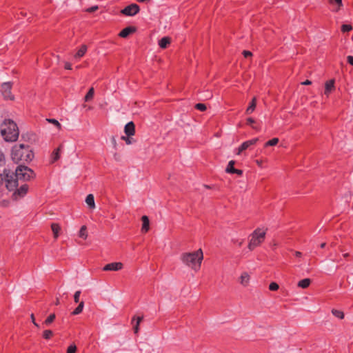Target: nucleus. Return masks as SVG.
<instances>
[{"label": "nucleus", "mask_w": 353, "mask_h": 353, "mask_svg": "<svg viewBox=\"0 0 353 353\" xmlns=\"http://www.w3.org/2000/svg\"><path fill=\"white\" fill-rule=\"evenodd\" d=\"M140 11L139 6L136 3H131L121 10V13L125 16L133 17Z\"/></svg>", "instance_id": "obj_7"}, {"label": "nucleus", "mask_w": 353, "mask_h": 353, "mask_svg": "<svg viewBox=\"0 0 353 353\" xmlns=\"http://www.w3.org/2000/svg\"><path fill=\"white\" fill-rule=\"evenodd\" d=\"M121 139L125 141V143L127 145H131L134 143H135V140L134 138L132 137V136H122Z\"/></svg>", "instance_id": "obj_29"}, {"label": "nucleus", "mask_w": 353, "mask_h": 353, "mask_svg": "<svg viewBox=\"0 0 353 353\" xmlns=\"http://www.w3.org/2000/svg\"><path fill=\"white\" fill-rule=\"evenodd\" d=\"M11 90L12 83L10 82H6L2 83L1 91L5 99L14 100V97L12 94Z\"/></svg>", "instance_id": "obj_8"}, {"label": "nucleus", "mask_w": 353, "mask_h": 353, "mask_svg": "<svg viewBox=\"0 0 353 353\" xmlns=\"http://www.w3.org/2000/svg\"><path fill=\"white\" fill-rule=\"evenodd\" d=\"M243 54L244 57L248 58V57H251L252 55V53L248 50H243Z\"/></svg>", "instance_id": "obj_45"}, {"label": "nucleus", "mask_w": 353, "mask_h": 353, "mask_svg": "<svg viewBox=\"0 0 353 353\" xmlns=\"http://www.w3.org/2000/svg\"><path fill=\"white\" fill-rule=\"evenodd\" d=\"M31 319H32V321L33 323V324L36 326V327H39V325L35 322V319H34V316L33 314H31Z\"/></svg>", "instance_id": "obj_48"}, {"label": "nucleus", "mask_w": 353, "mask_h": 353, "mask_svg": "<svg viewBox=\"0 0 353 353\" xmlns=\"http://www.w3.org/2000/svg\"><path fill=\"white\" fill-rule=\"evenodd\" d=\"M255 123V121L254 119L249 117L247 119V124L252 126V128L254 130H259L256 126L253 125L252 124Z\"/></svg>", "instance_id": "obj_37"}, {"label": "nucleus", "mask_w": 353, "mask_h": 353, "mask_svg": "<svg viewBox=\"0 0 353 353\" xmlns=\"http://www.w3.org/2000/svg\"><path fill=\"white\" fill-rule=\"evenodd\" d=\"M180 259L185 265L198 272L203 259V253L201 249L192 252H184L181 254Z\"/></svg>", "instance_id": "obj_2"}, {"label": "nucleus", "mask_w": 353, "mask_h": 353, "mask_svg": "<svg viewBox=\"0 0 353 353\" xmlns=\"http://www.w3.org/2000/svg\"><path fill=\"white\" fill-rule=\"evenodd\" d=\"M310 283H311V280L310 279L307 278V279H303L299 281L297 285L299 288L305 289V288H307V287H309Z\"/></svg>", "instance_id": "obj_25"}, {"label": "nucleus", "mask_w": 353, "mask_h": 353, "mask_svg": "<svg viewBox=\"0 0 353 353\" xmlns=\"http://www.w3.org/2000/svg\"><path fill=\"white\" fill-rule=\"evenodd\" d=\"M88 50V48L86 45H81L80 48L77 50V53L74 54V57L76 59H79L83 57Z\"/></svg>", "instance_id": "obj_18"}, {"label": "nucleus", "mask_w": 353, "mask_h": 353, "mask_svg": "<svg viewBox=\"0 0 353 353\" xmlns=\"http://www.w3.org/2000/svg\"><path fill=\"white\" fill-rule=\"evenodd\" d=\"M28 191V185L27 184L22 185L19 188L15 189L12 195L13 200H18L26 195Z\"/></svg>", "instance_id": "obj_9"}, {"label": "nucleus", "mask_w": 353, "mask_h": 353, "mask_svg": "<svg viewBox=\"0 0 353 353\" xmlns=\"http://www.w3.org/2000/svg\"><path fill=\"white\" fill-rule=\"evenodd\" d=\"M329 2L330 4L336 3V8L334 9V10L336 12H337L343 6L342 0H329Z\"/></svg>", "instance_id": "obj_32"}, {"label": "nucleus", "mask_w": 353, "mask_h": 353, "mask_svg": "<svg viewBox=\"0 0 353 353\" xmlns=\"http://www.w3.org/2000/svg\"><path fill=\"white\" fill-rule=\"evenodd\" d=\"M294 255L296 257H301L302 256V253L299 251H296L294 252Z\"/></svg>", "instance_id": "obj_49"}, {"label": "nucleus", "mask_w": 353, "mask_h": 353, "mask_svg": "<svg viewBox=\"0 0 353 353\" xmlns=\"http://www.w3.org/2000/svg\"><path fill=\"white\" fill-rule=\"evenodd\" d=\"M61 145H60L59 148L55 149L53 152L52 153L51 158H52V162L54 163L57 161L60 158V151L61 148Z\"/></svg>", "instance_id": "obj_24"}, {"label": "nucleus", "mask_w": 353, "mask_h": 353, "mask_svg": "<svg viewBox=\"0 0 353 353\" xmlns=\"http://www.w3.org/2000/svg\"><path fill=\"white\" fill-rule=\"evenodd\" d=\"M259 141L258 138H254L250 140L244 141L241 145L236 149V154L239 155L242 152L248 149L250 146L255 145Z\"/></svg>", "instance_id": "obj_10"}, {"label": "nucleus", "mask_w": 353, "mask_h": 353, "mask_svg": "<svg viewBox=\"0 0 353 353\" xmlns=\"http://www.w3.org/2000/svg\"><path fill=\"white\" fill-rule=\"evenodd\" d=\"M135 32V28L129 26L123 28L119 34V36L122 38H126L130 34Z\"/></svg>", "instance_id": "obj_16"}, {"label": "nucleus", "mask_w": 353, "mask_h": 353, "mask_svg": "<svg viewBox=\"0 0 353 353\" xmlns=\"http://www.w3.org/2000/svg\"><path fill=\"white\" fill-rule=\"evenodd\" d=\"M332 313L334 316L339 319H343L344 318V313L341 310L333 309L332 310Z\"/></svg>", "instance_id": "obj_31"}, {"label": "nucleus", "mask_w": 353, "mask_h": 353, "mask_svg": "<svg viewBox=\"0 0 353 353\" xmlns=\"http://www.w3.org/2000/svg\"><path fill=\"white\" fill-rule=\"evenodd\" d=\"M311 83H312V81L310 80H306L302 83L303 85H310Z\"/></svg>", "instance_id": "obj_50"}, {"label": "nucleus", "mask_w": 353, "mask_h": 353, "mask_svg": "<svg viewBox=\"0 0 353 353\" xmlns=\"http://www.w3.org/2000/svg\"><path fill=\"white\" fill-rule=\"evenodd\" d=\"M85 202L90 209H94L95 208L94 197L93 194H88L86 196Z\"/></svg>", "instance_id": "obj_23"}, {"label": "nucleus", "mask_w": 353, "mask_h": 353, "mask_svg": "<svg viewBox=\"0 0 353 353\" xmlns=\"http://www.w3.org/2000/svg\"><path fill=\"white\" fill-rule=\"evenodd\" d=\"M325 245H326V243H321V245H320V248H324L325 247Z\"/></svg>", "instance_id": "obj_52"}, {"label": "nucleus", "mask_w": 353, "mask_h": 353, "mask_svg": "<svg viewBox=\"0 0 353 353\" xmlns=\"http://www.w3.org/2000/svg\"><path fill=\"white\" fill-rule=\"evenodd\" d=\"M56 318V316L54 314H50L48 318L45 320L44 324L46 325H49L50 323H52Z\"/></svg>", "instance_id": "obj_33"}, {"label": "nucleus", "mask_w": 353, "mask_h": 353, "mask_svg": "<svg viewBox=\"0 0 353 353\" xmlns=\"http://www.w3.org/2000/svg\"><path fill=\"white\" fill-rule=\"evenodd\" d=\"M125 134L128 136H133L135 133V125L132 121L128 122L124 128Z\"/></svg>", "instance_id": "obj_13"}, {"label": "nucleus", "mask_w": 353, "mask_h": 353, "mask_svg": "<svg viewBox=\"0 0 353 353\" xmlns=\"http://www.w3.org/2000/svg\"><path fill=\"white\" fill-rule=\"evenodd\" d=\"M97 10H98V6H92V7L88 8L86 10V11L88 12H90L91 13V12H95Z\"/></svg>", "instance_id": "obj_44"}, {"label": "nucleus", "mask_w": 353, "mask_h": 353, "mask_svg": "<svg viewBox=\"0 0 353 353\" xmlns=\"http://www.w3.org/2000/svg\"><path fill=\"white\" fill-rule=\"evenodd\" d=\"M143 320V316H134L132 319V323L134 324L133 330L134 334H137L139 331V324Z\"/></svg>", "instance_id": "obj_14"}, {"label": "nucleus", "mask_w": 353, "mask_h": 353, "mask_svg": "<svg viewBox=\"0 0 353 353\" xmlns=\"http://www.w3.org/2000/svg\"><path fill=\"white\" fill-rule=\"evenodd\" d=\"M18 180L16 172L5 169L3 173L0 174V185L5 184L9 191H13L17 188Z\"/></svg>", "instance_id": "obj_4"}, {"label": "nucleus", "mask_w": 353, "mask_h": 353, "mask_svg": "<svg viewBox=\"0 0 353 353\" xmlns=\"http://www.w3.org/2000/svg\"><path fill=\"white\" fill-rule=\"evenodd\" d=\"M0 205L3 208H7L10 205V201L8 200H2L0 202Z\"/></svg>", "instance_id": "obj_42"}, {"label": "nucleus", "mask_w": 353, "mask_h": 353, "mask_svg": "<svg viewBox=\"0 0 353 353\" xmlns=\"http://www.w3.org/2000/svg\"><path fill=\"white\" fill-rule=\"evenodd\" d=\"M278 143H279V139L278 138H273V139L269 140L268 141H267L265 143L264 147L267 148V147H269V146H274Z\"/></svg>", "instance_id": "obj_30"}, {"label": "nucleus", "mask_w": 353, "mask_h": 353, "mask_svg": "<svg viewBox=\"0 0 353 353\" xmlns=\"http://www.w3.org/2000/svg\"><path fill=\"white\" fill-rule=\"evenodd\" d=\"M34 155L30 145L20 143L14 145L11 150V159L15 163H29Z\"/></svg>", "instance_id": "obj_1"}, {"label": "nucleus", "mask_w": 353, "mask_h": 353, "mask_svg": "<svg viewBox=\"0 0 353 353\" xmlns=\"http://www.w3.org/2000/svg\"><path fill=\"white\" fill-rule=\"evenodd\" d=\"M84 307V303L83 301H81L79 303V305L73 310L72 312V314L73 315H77L83 311Z\"/></svg>", "instance_id": "obj_27"}, {"label": "nucleus", "mask_w": 353, "mask_h": 353, "mask_svg": "<svg viewBox=\"0 0 353 353\" xmlns=\"http://www.w3.org/2000/svg\"><path fill=\"white\" fill-rule=\"evenodd\" d=\"M170 43V38L168 37H164L161 38L159 41V46L161 48L165 49L168 45Z\"/></svg>", "instance_id": "obj_22"}, {"label": "nucleus", "mask_w": 353, "mask_h": 353, "mask_svg": "<svg viewBox=\"0 0 353 353\" xmlns=\"http://www.w3.org/2000/svg\"><path fill=\"white\" fill-rule=\"evenodd\" d=\"M235 162L233 160L229 161L228 166L225 169V172L230 174H236L239 176H241L243 174V170L236 169L234 168Z\"/></svg>", "instance_id": "obj_12"}, {"label": "nucleus", "mask_w": 353, "mask_h": 353, "mask_svg": "<svg viewBox=\"0 0 353 353\" xmlns=\"http://www.w3.org/2000/svg\"><path fill=\"white\" fill-rule=\"evenodd\" d=\"M77 350V347L75 345H70L67 349V353H75Z\"/></svg>", "instance_id": "obj_39"}, {"label": "nucleus", "mask_w": 353, "mask_h": 353, "mask_svg": "<svg viewBox=\"0 0 353 353\" xmlns=\"http://www.w3.org/2000/svg\"><path fill=\"white\" fill-rule=\"evenodd\" d=\"M5 163V157L3 153L0 151V166L4 165Z\"/></svg>", "instance_id": "obj_43"}, {"label": "nucleus", "mask_w": 353, "mask_h": 353, "mask_svg": "<svg viewBox=\"0 0 353 353\" xmlns=\"http://www.w3.org/2000/svg\"><path fill=\"white\" fill-rule=\"evenodd\" d=\"M347 61L349 64L353 65V56L349 55L347 57Z\"/></svg>", "instance_id": "obj_46"}, {"label": "nucleus", "mask_w": 353, "mask_h": 353, "mask_svg": "<svg viewBox=\"0 0 353 353\" xmlns=\"http://www.w3.org/2000/svg\"><path fill=\"white\" fill-rule=\"evenodd\" d=\"M51 229L52 230L54 239H57L59 235V232L61 230L60 225L57 223H52L51 224Z\"/></svg>", "instance_id": "obj_21"}, {"label": "nucleus", "mask_w": 353, "mask_h": 353, "mask_svg": "<svg viewBox=\"0 0 353 353\" xmlns=\"http://www.w3.org/2000/svg\"><path fill=\"white\" fill-rule=\"evenodd\" d=\"M279 285L275 283V282H272L270 285H269V289L271 291H276L279 289Z\"/></svg>", "instance_id": "obj_38"}, {"label": "nucleus", "mask_w": 353, "mask_h": 353, "mask_svg": "<svg viewBox=\"0 0 353 353\" xmlns=\"http://www.w3.org/2000/svg\"><path fill=\"white\" fill-rule=\"evenodd\" d=\"M142 220V228L141 232L143 233H146L150 228V221L147 216L144 215L141 218Z\"/></svg>", "instance_id": "obj_17"}, {"label": "nucleus", "mask_w": 353, "mask_h": 353, "mask_svg": "<svg viewBox=\"0 0 353 353\" xmlns=\"http://www.w3.org/2000/svg\"><path fill=\"white\" fill-rule=\"evenodd\" d=\"M80 294H81V291L80 290H78V291H77L74 293V301L75 303H79V302Z\"/></svg>", "instance_id": "obj_41"}, {"label": "nucleus", "mask_w": 353, "mask_h": 353, "mask_svg": "<svg viewBox=\"0 0 353 353\" xmlns=\"http://www.w3.org/2000/svg\"><path fill=\"white\" fill-rule=\"evenodd\" d=\"M48 122L54 124V125H56L58 128H61V124L59 123V122L54 119H47Z\"/></svg>", "instance_id": "obj_40"}, {"label": "nucleus", "mask_w": 353, "mask_h": 353, "mask_svg": "<svg viewBox=\"0 0 353 353\" xmlns=\"http://www.w3.org/2000/svg\"><path fill=\"white\" fill-rule=\"evenodd\" d=\"M15 172L19 179L23 181H29L35 176L34 171L24 165H19Z\"/></svg>", "instance_id": "obj_6"}, {"label": "nucleus", "mask_w": 353, "mask_h": 353, "mask_svg": "<svg viewBox=\"0 0 353 353\" xmlns=\"http://www.w3.org/2000/svg\"><path fill=\"white\" fill-rule=\"evenodd\" d=\"M195 108L200 111H205L206 110V105L204 103H199L195 105Z\"/></svg>", "instance_id": "obj_36"}, {"label": "nucleus", "mask_w": 353, "mask_h": 353, "mask_svg": "<svg viewBox=\"0 0 353 353\" xmlns=\"http://www.w3.org/2000/svg\"><path fill=\"white\" fill-rule=\"evenodd\" d=\"M352 30V26L350 24H343L341 28V30L343 32H350Z\"/></svg>", "instance_id": "obj_35"}, {"label": "nucleus", "mask_w": 353, "mask_h": 353, "mask_svg": "<svg viewBox=\"0 0 353 353\" xmlns=\"http://www.w3.org/2000/svg\"><path fill=\"white\" fill-rule=\"evenodd\" d=\"M79 236L83 239H86L88 237L87 228L85 225H82L79 232Z\"/></svg>", "instance_id": "obj_26"}, {"label": "nucleus", "mask_w": 353, "mask_h": 353, "mask_svg": "<svg viewBox=\"0 0 353 353\" xmlns=\"http://www.w3.org/2000/svg\"><path fill=\"white\" fill-rule=\"evenodd\" d=\"M53 336V332L50 330H46L43 332V337L45 339H50Z\"/></svg>", "instance_id": "obj_34"}, {"label": "nucleus", "mask_w": 353, "mask_h": 353, "mask_svg": "<svg viewBox=\"0 0 353 353\" xmlns=\"http://www.w3.org/2000/svg\"><path fill=\"white\" fill-rule=\"evenodd\" d=\"M1 134L7 142L16 141L19 135L17 123L11 119H5L1 125Z\"/></svg>", "instance_id": "obj_3"}, {"label": "nucleus", "mask_w": 353, "mask_h": 353, "mask_svg": "<svg viewBox=\"0 0 353 353\" xmlns=\"http://www.w3.org/2000/svg\"><path fill=\"white\" fill-rule=\"evenodd\" d=\"M334 88V80L327 81L325 84V94L329 96L330 92Z\"/></svg>", "instance_id": "obj_15"}, {"label": "nucleus", "mask_w": 353, "mask_h": 353, "mask_svg": "<svg viewBox=\"0 0 353 353\" xmlns=\"http://www.w3.org/2000/svg\"><path fill=\"white\" fill-rule=\"evenodd\" d=\"M256 99L255 97H254L252 99L251 102L250 103L249 106L247 108V109L245 110V113L247 114H252L254 111V110L256 108Z\"/></svg>", "instance_id": "obj_19"}, {"label": "nucleus", "mask_w": 353, "mask_h": 353, "mask_svg": "<svg viewBox=\"0 0 353 353\" xmlns=\"http://www.w3.org/2000/svg\"><path fill=\"white\" fill-rule=\"evenodd\" d=\"M138 2L143 3V2H150V0H136Z\"/></svg>", "instance_id": "obj_51"}, {"label": "nucleus", "mask_w": 353, "mask_h": 353, "mask_svg": "<svg viewBox=\"0 0 353 353\" xmlns=\"http://www.w3.org/2000/svg\"><path fill=\"white\" fill-rule=\"evenodd\" d=\"M94 94V90L93 88H90L84 97L85 101H89L92 99Z\"/></svg>", "instance_id": "obj_28"}, {"label": "nucleus", "mask_w": 353, "mask_h": 353, "mask_svg": "<svg viewBox=\"0 0 353 353\" xmlns=\"http://www.w3.org/2000/svg\"><path fill=\"white\" fill-rule=\"evenodd\" d=\"M250 281V275L247 272H243L240 276V283L243 286H247Z\"/></svg>", "instance_id": "obj_20"}, {"label": "nucleus", "mask_w": 353, "mask_h": 353, "mask_svg": "<svg viewBox=\"0 0 353 353\" xmlns=\"http://www.w3.org/2000/svg\"><path fill=\"white\" fill-rule=\"evenodd\" d=\"M64 68L65 70H71L72 69V64L69 62H65L64 65Z\"/></svg>", "instance_id": "obj_47"}, {"label": "nucleus", "mask_w": 353, "mask_h": 353, "mask_svg": "<svg viewBox=\"0 0 353 353\" xmlns=\"http://www.w3.org/2000/svg\"><path fill=\"white\" fill-rule=\"evenodd\" d=\"M123 268V263L121 262H114L106 264L103 268V271H118Z\"/></svg>", "instance_id": "obj_11"}, {"label": "nucleus", "mask_w": 353, "mask_h": 353, "mask_svg": "<svg viewBox=\"0 0 353 353\" xmlns=\"http://www.w3.org/2000/svg\"><path fill=\"white\" fill-rule=\"evenodd\" d=\"M348 255H349V254L347 253V254H344V256H345V257H347Z\"/></svg>", "instance_id": "obj_53"}, {"label": "nucleus", "mask_w": 353, "mask_h": 353, "mask_svg": "<svg viewBox=\"0 0 353 353\" xmlns=\"http://www.w3.org/2000/svg\"><path fill=\"white\" fill-rule=\"evenodd\" d=\"M265 232L256 229L251 234V239L248 243V248L250 250H253L255 248L259 246L265 240Z\"/></svg>", "instance_id": "obj_5"}]
</instances>
